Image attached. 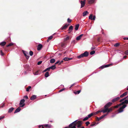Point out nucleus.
<instances>
[{
  "instance_id": "obj_1",
  "label": "nucleus",
  "mask_w": 128,
  "mask_h": 128,
  "mask_svg": "<svg viewBox=\"0 0 128 128\" xmlns=\"http://www.w3.org/2000/svg\"><path fill=\"white\" fill-rule=\"evenodd\" d=\"M81 122H82V121L76 120L69 124L68 126V127L70 128H76V125H78Z\"/></svg>"
},
{
  "instance_id": "obj_2",
  "label": "nucleus",
  "mask_w": 128,
  "mask_h": 128,
  "mask_svg": "<svg viewBox=\"0 0 128 128\" xmlns=\"http://www.w3.org/2000/svg\"><path fill=\"white\" fill-rule=\"evenodd\" d=\"M88 52L87 51H86L84 53L82 54L80 56H78L77 58L80 59L82 57H87L88 56Z\"/></svg>"
},
{
  "instance_id": "obj_3",
  "label": "nucleus",
  "mask_w": 128,
  "mask_h": 128,
  "mask_svg": "<svg viewBox=\"0 0 128 128\" xmlns=\"http://www.w3.org/2000/svg\"><path fill=\"white\" fill-rule=\"evenodd\" d=\"M114 109V108L112 106L110 108H106V110H104V113L107 112L106 114H108L109 112H112Z\"/></svg>"
},
{
  "instance_id": "obj_4",
  "label": "nucleus",
  "mask_w": 128,
  "mask_h": 128,
  "mask_svg": "<svg viewBox=\"0 0 128 128\" xmlns=\"http://www.w3.org/2000/svg\"><path fill=\"white\" fill-rule=\"evenodd\" d=\"M112 104V103L109 102L106 104L104 106V110H106V108H109Z\"/></svg>"
},
{
  "instance_id": "obj_5",
  "label": "nucleus",
  "mask_w": 128,
  "mask_h": 128,
  "mask_svg": "<svg viewBox=\"0 0 128 128\" xmlns=\"http://www.w3.org/2000/svg\"><path fill=\"white\" fill-rule=\"evenodd\" d=\"M126 106V104L124 105L122 107H120L118 110V112L120 113L123 111V109Z\"/></svg>"
},
{
  "instance_id": "obj_6",
  "label": "nucleus",
  "mask_w": 128,
  "mask_h": 128,
  "mask_svg": "<svg viewBox=\"0 0 128 128\" xmlns=\"http://www.w3.org/2000/svg\"><path fill=\"white\" fill-rule=\"evenodd\" d=\"M107 115V114H104L102 116L100 117V118H98V117L96 116V121H99L100 120H101L105 116H106Z\"/></svg>"
},
{
  "instance_id": "obj_7",
  "label": "nucleus",
  "mask_w": 128,
  "mask_h": 128,
  "mask_svg": "<svg viewBox=\"0 0 128 128\" xmlns=\"http://www.w3.org/2000/svg\"><path fill=\"white\" fill-rule=\"evenodd\" d=\"M25 101V100L24 99H22L20 100L19 104L20 105V106L22 107L24 106L25 104H24V103Z\"/></svg>"
},
{
  "instance_id": "obj_8",
  "label": "nucleus",
  "mask_w": 128,
  "mask_h": 128,
  "mask_svg": "<svg viewBox=\"0 0 128 128\" xmlns=\"http://www.w3.org/2000/svg\"><path fill=\"white\" fill-rule=\"evenodd\" d=\"M128 104V100H126L122 102L121 103L118 105L119 106H120L122 105L123 106L125 104Z\"/></svg>"
},
{
  "instance_id": "obj_9",
  "label": "nucleus",
  "mask_w": 128,
  "mask_h": 128,
  "mask_svg": "<svg viewBox=\"0 0 128 128\" xmlns=\"http://www.w3.org/2000/svg\"><path fill=\"white\" fill-rule=\"evenodd\" d=\"M85 0L84 1L82 0L80 1V2L81 4V8H82L84 6L85 4Z\"/></svg>"
},
{
  "instance_id": "obj_10",
  "label": "nucleus",
  "mask_w": 128,
  "mask_h": 128,
  "mask_svg": "<svg viewBox=\"0 0 128 128\" xmlns=\"http://www.w3.org/2000/svg\"><path fill=\"white\" fill-rule=\"evenodd\" d=\"M120 98V97H117L116 98L113 99L112 100V102L114 103V102H116V101H118V100H119Z\"/></svg>"
},
{
  "instance_id": "obj_11",
  "label": "nucleus",
  "mask_w": 128,
  "mask_h": 128,
  "mask_svg": "<svg viewBox=\"0 0 128 128\" xmlns=\"http://www.w3.org/2000/svg\"><path fill=\"white\" fill-rule=\"evenodd\" d=\"M69 25V24H65L64 26H62L61 28V29L62 30H63L66 29Z\"/></svg>"
},
{
  "instance_id": "obj_12",
  "label": "nucleus",
  "mask_w": 128,
  "mask_h": 128,
  "mask_svg": "<svg viewBox=\"0 0 128 128\" xmlns=\"http://www.w3.org/2000/svg\"><path fill=\"white\" fill-rule=\"evenodd\" d=\"M42 47V45L41 44H39L38 46L37 50H41V49Z\"/></svg>"
},
{
  "instance_id": "obj_13",
  "label": "nucleus",
  "mask_w": 128,
  "mask_h": 128,
  "mask_svg": "<svg viewBox=\"0 0 128 128\" xmlns=\"http://www.w3.org/2000/svg\"><path fill=\"white\" fill-rule=\"evenodd\" d=\"M20 106L18 107L15 111L14 113L15 114L19 112L21 110Z\"/></svg>"
},
{
  "instance_id": "obj_14",
  "label": "nucleus",
  "mask_w": 128,
  "mask_h": 128,
  "mask_svg": "<svg viewBox=\"0 0 128 128\" xmlns=\"http://www.w3.org/2000/svg\"><path fill=\"white\" fill-rule=\"evenodd\" d=\"M72 59V58H68V57H65L63 59V60L64 61H68Z\"/></svg>"
},
{
  "instance_id": "obj_15",
  "label": "nucleus",
  "mask_w": 128,
  "mask_h": 128,
  "mask_svg": "<svg viewBox=\"0 0 128 128\" xmlns=\"http://www.w3.org/2000/svg\"><path fill=\"white\" fill-rule=\"evenodd\" d=\"M128 92H126L124 93H123L122 94L120 95V98H122L123 97L125 96L126 95L128 94Z\"/></svg>"
},
{
  "instance_id": "obj_16",
  "label": "nucleus",
  "mask_w": 128,
  "mask_h": 128,
  "mask_svg": "<svg viewBox=\"0 0 128 128\" xmlns=\"http://www.w3.org/2000/svg\"><path fill=\"white\" fill-rule=\"evenodd\" d=\"M88 12L87 11L84 12L83 13V16H84L88 14Z\"/></svg>"
},
{
  "instance_id": "obj_17",
  "label": "nucleus",
  "mask_w": 128,
  "mask_h": 128,
  "mask_svg": "<svg viewBox=\"0 0 128 128\" xmlns=\"http://www.w3.org/2000/svg\"><path fill=\"white\" fill-rule=\"evenodd\" d=\"M36 96L35 95H33L30 98V99L31 100H33L36 99Z\"/></svg>"
},
{
  "instance_id": "obj_18",
  "label": "nucleus",
  "mask_w": 128,
  "mask_h": 128,
  "mask_svg": "<svg viewBox=\"0 0 128 128\" xmlns=\"http://www.w3.org/2000/svg\"><path fill=\"white\" fill-rule=\"evenodd\" d=\"M14 109V108L13 107L10 108L8 110V112L9 113L11 112Z\"/></svg>"
},
{
  "instance_id": "obj_19",
  "label": "nucleus",
  "mask_w": 128,
  "mask_h": 128,
  "mask_svg": "<svg viewBox=\"0 0 128 128\" xmlns=\"http://www.w3.org/2000/svg\"><path fill=\"white\" fill-rule=\"evenodd\" d=\"M6 42H3L0 43V45L2 46H4L6 44Z\"/></svg>"
},
{
  "instance_id": "obj_20",
  "label": "nucleus",
  "mask_w": 128,
  "mask_h": 128,
  "mask_svg": "<svg viewBox=\"0 0 128 128\" xmlns=\"http://www.w3.org/2000/svg\"><path fill=\"white\" fill-rule=\"evenodd\" d=\"M44 126L48 128H50L52 126L51 125L48 124H44Z\"/></svg>"
},
{
  "instance_id": "obj_21",
  "label": "nucleus",
  "mask_w": 128,
  "mask_h": 128,
  "mask_svg": "<svg viewBox=\"0 0 128 128\" xmlns=\"http://www.w3.org/2000/svg\"><path fill=\"white\" fill-rule=\"evenodd\" d=\"M79 25V24H77L76 25L75 28V29L76 30H78Z\"/></svg>"
},
{
  "instance_id": "obj_22",
  "label": "nucleus",
  "mask_w": 128,
  "mask_h": 128,
  "mask_svg": "<svg viewBox=\"0 0 128 128\" xmlns=\"http://www.w3.org/2000/svg\"><path fill=\"white\" fill-rule=\"evenodd\" d=\"M94 0H88V4H91L93 3L94 2Z\"/></svg>"
},
{
  "instance_id": "obj_23",
  "label": "nucleus",
  "mask_w": 128,
  "mask_h": 128,
  "mask_svg": "<svg viewBox=\"0 0 128 128\" xmlns=\"http://www.w3.org/2000/svg\"><path fill=\"white\" fill-rule=\"evenodd\" d=\"M100 112H103V113H104V110H99L96 112V114H98V113Z\"/></svg>"
},
{
  "instance_id": "obj_24",
  "label": "nucleus",
  "mask_w": 128,
  "mask_h": 128,
  "mask_svg": "<svg viewBox=\"0 0 128 128\" xmlns=\"http://www.w3.org/2000/svg\"><path fill=\"white\" fill-rule=\"evenodd\" d=\"M55 62V60L54 59L52 58L50 60V62L51 64H53Z\"/></svg>"
},
{
  "instance_id": "obj_25",
  "label": "nucleus",
  "mask_w": 128,
  "mask_h": 128,
  "mask_svg": "<svg viewBox=\"0 0 128 128\" xmlns=\"http://www.w3.org/2000/svg\"><path fill=\"white\" fill-rule=\"evenodd\" d=\"M81 91V90H80L76 92H74L75 94H78Z\"/></svg>"
},
{
  "instance_id": "obj_26",
  "label": "nucleus",
  "mask_w": 128,
  "mask_h": 128,
  "mask_svg": "<svg viewBox=\"0 0 128 128\" xmlns=\"http://www.w3.org/2000/svg\"><path fill=\"white\" fill-rule=\"evenodd\" d=\"M50 69H52V70H54L56 68L55 65H53L51 66L50 67Z\"/></svg>"
},
{
  "instance_id": "obj_27",
  "label": "nucleus",
  "mask_w": 128,
  "mask_h": 128,
  "mask_svg": "<svg viewBox=\"0 0 128 128\" xmlns=\"http://www.w3.org/2000/svg\"><path fill=\"white\" fill-rule=\"evenodd\" d=\"M53 38L52 36H51L48 37V39L47 40V42H48L50 40Z\"/></svg>"
},
{
  "instance_id": "obj_28",
  "label": "nucleus",
  "mask_w": 128,
  "mask_h": 128,
  "mask_svg": "<svg viewBox=\"0 0 128 128\" xmlns=\"http://www.w3.org/2000/svg\"><path fill=\"white\" fill-rule=\"evenodd\" d=\"M49 76V72H46L44 74V76L45 77L47 78Z\"/></svg>"
},
{
  "instance_id": "obj_29",
  "label": "nucleus",
  "mask_w": 128,
  "mask_h": 128,
  "mask_svg": "<svg viewBox=\"0 0 128 128\" xmlns=\"http://www.w3.org/2000/svg\"><path fill=\"white\" fill-rule=\"evenodd\" d=\"M73 26H71L69 27L68 30H70L72 31L73 29Z\"/></svg>"
},
{
  "instance_id": "obj_30",
  "label": "nucleus",
  "mask_w": 128,
  "mask_h": 128,
  "mask_svg": "<svg viewBox=\"0 0 128 128\" xmlns=\"http://www.w3.org/2000/svg\"><path fill=\"white\" fill-rule=\"evenodd\" d=\"M31 87L30 86H29L27 88L26 90L27 92H28L29 90L31 88Z\"/></svg>"
},
{
  "instance_id": "obj_31",
  "label": "nucleus",
  "mask_w": 128,
  "mask_h": 128,
  "mask_svg": "<svg viewBox=\"0 0 128 128\" xmlns=\"http://www.w3.org/2000/svg\"><path fill=\"white\" fill-rule=\"evenodd\" d=\"M127 97H125V98H123V99H122L120 101V102H122L123 101H124V100H125V99H126L127 98Z\"/></svg>"
},
{
  "instance_id": "obj_32",
  "label": "nucleus",
  "mask_w": 128,
  "mask_h": 128,
  "mask_svg": "<svg viewBox=\"0 0 128 128\" xmlns=\"http://www.w3.org/2000/svg\"><path fill=\"white\" fill-rule=\"evenodd\" d=\"M93 15L92 14H91L89 17V19H90L91 20H92V17Z\"/></svg>"
},
{
  "instance_id": "obj_33",
  "label": "nucleus",
  "mask_w": 128,
  "mask_h": 128,
  "mask_svg": "<svg viewBox=\"0 0 128 128\" xmlns=\"http://www.w3.org/2000/svg\"><path fill=\"white\" fill-rule=\"evenodd\" d=\"M39 70H38L36 71L34 73V74L35 75H37L38 74H39Z\"/></svg>"
},
{
  "instance_id": "obj_34",
  "label": "nucleus",
  "mask_w": 128,
  "mask_h": 128,
  "mask_svg": "<svg viewBox=\"0 0 128 128\" xmlns=\"http://www.w3.org/2000/svg\"><path fill=\"white\" fill-rule=\"evenodd\" d=\"M93 116V114H92V113H91L88 115V118H90Z\"/></svg>"
},
{
  "instance_id": "obj_35",
  "label": "nucleus",
  "mask_w": 128,
  "mask_h": 128,
  "mask_svg": "<svg viewBox=\"0 0 128 128\" xmlns=\"http://www.w3.org/2000/svg\"><path fill=\"white\" fill-rule=\"evenodd\" d=\"M13 45V43H11L9 44H8L6 46L7 47L12 46Z\"/></svg>"
},
{
  "instance_id": "obj_36",
  "label": "nucleus",
  "mask_w": 128,
  "mask_h": 128,
  "mask_svg": "<svg viewBox=\"0 0 128 128\" xmlns=\"http://www.w3.org/2000/svg\"><path fill=\"white\" fill-rule=\"evenodd\" d=\"M95 53V51L94 50H93L91 51L90 52V54L91 55H92L94 54Z\"/></svg>"
},
{
  "instance_id": "obj_37",
  "label": "nucleus",
  "mask_w": 128,
  "mask_h": 128,
  "mask_svg": "<svg viewBox=\"0 0 128 128\" xmlns=\"http://www.w3.org/2000/svg\"><path fill=\"white\" fill-rule=\"evenodd\" d=\"M72 21V20L70 18H68L67 19V22L68 23H70Z\"/></svg>"
},
{
  "instance_id": "obj_38",
  "label": "nucleus",
  "mask_w": 128,
  "mask_h": 128,
  "mask_svg": "<svg viewBox=\"0 0 128 128\" xmlns=\"http://www.w3.org/2000/svg\"><path fill=\"white\" fill-rule=\"evenodd\" d=\"M120 44L118 43H116L114 45V46L115 47H118L119 46Z\"/></svg>"
},
{
  "instance_id": "obj_39",
  "label": "nucleus",
  "mask_w": 128,
  "mask_h": 128,
  "mask_svg": "<svg viewBox=\"0 0 128 128\" xmlns=\"http://www.w3.org/2000/svg\"><path fill=\"white\" fill-rule=\"evenodd\" d=\"M0 54L2 56H3L4 55V54L2 52V50L0 51Z\"/></svg>"
},
{
  "instance_id": "obj_40",
  "label": "nucleus",
  "mask_w": 128,
  "mask_h": 128,
  "mask_svg": "<svg viewBox=\"0 0 128 128\" xmlns=\"http://www.w3.org/2000/svg\"><path fill=\"white\" fill-rule=\"evenodd\" d=\"M33 54V52L32 51H30V52L29 54H30V56H32V55Z\"/></svg>"
},
{
  "instance_id": "obj_41",
  "label": "nucleus",
  "mask_w": 128,
  "mask_h": 128,
  "mask_svg": "<svg viewBox=\"0 0 128 128\" xmlns=\"http://www.w3.org/2000/svg\"><path fill=\"white\" fill-rule=\"evenodd\" d=\"M82 123L81 122L80 123V124H79L77 126V127L78 128H79L80 127L82 124Z\"/></svg>"
},
{
  "instance_id": "obj_42",
  "label": "nucleus",
  "mask_w": 128,
  "mask_h": 128,
  "mask_svg": "<svg viewBox=\"0 0 128 128\" xmlns=\"http://www.w3.org/2000/svg\"><path fill=\"white\" fill-rule=\"evenodd\" d=\"M70 37L69 36H68L66 38L64 39L65 41L69 39Z\"/></svg>"
},
{
  "instance_id": "obj_43",
  "label": "nucleus",
  "mask_w": 128,
  "mask_h": 128,
  "mask_svg": "<svg viewBox=\"0 0 128 128\" xmlns=\"http://www.w3.org/2000/svg\"><path fill=\"white\" fill-rule=\"evenodd\" d=\"M81 38L79 36H78L76 38V40H80L81 39Z\"/></svg>"
},
{
  "instance_id": "obj_44",
  "label": "nucleus",
  "mask_w": 128,
  "mask_h": 128,
  "mask_svg": "<svg viewBox=\"0 0 128 128\" xmlns=\"http://www.w3.org/2000/svg\"><path fill=\"white\" fill-rule=\"evenodd\" d=\"M88 117H86L83 119V120L84 121H85L88 120Z\"/></svg>"
},
{
  "instance_id": "obj_45",
  "label": "nucleus",
  "mask_w": 128,
  "mask_h": 128,
  "mask_svg": "<svg viewBox=\"0 0 128 128\" xmlns=\"http://www.w3.org/2000/svg\"><path fill=\"white\" fill-rule=\"evenodd\" d=\"M113 108H114V109L115 108H118L119 106H118V105H117L116 106H113Z\"/></svg>"
},
{
  "instance_id": "obj_46",
  "label": "nucleus",
  "mask_w": 128,
  "mask_h": 128,
  "mask_svg": "<svg viewBox=\"0 0 128 128\" xmlns=\"http://www.w3.org/2000/svg\"><path fill=\"white\" fill-rule=\"evenodd\" d=\"M125 54L128 55V50H126L124 52Z\"/></svg>"
},
{
  "instance_id": "obj_47",
  "label": "nucleus",
  "mask_w": 128,
  "mask_h": 128,
  "mask_svg": "<svg viewBox=\"0 0 128 128\" xmlns=\"http://www.w3.org/2000/svg\"><path fill=\"white\" fill-rule=\"evenodd\" d=\"M85 124H86V126H87L90 124V122H87L85 123Z\"/></svg>"
},
{
  "instance_id": "obj_48",
  "label": "nucleus",
  "mask_w": 128,
  "mask_h": 128,
  "mask_svg": "<svg viewBox=\"0 0 128 128\" xmlns=\"http://www.w3.org/2000/svg\"><path fill=\"white\" fill-rule=\"evenodd\" d=\"M110 64L106 65H104V66L105 68H106V67H109V66H110Z\"/></svg>"
},
{
  "instance_id": "obj_49",
  "label": "nucleus",
  "mask_w": 128,
  "mask_h": 128,
  "mask_svg": "<svg viewBox=\"0 0 128 128\" xmlns=\"http://www.w3.org/2000/svg\"><path fill=\"white\" fill-rule=\"evenodd\" d=\"M42 61H39L38 62L37 64L38 65H39L40 64L42 63Z\"/></svg>"
},
{
  "instance_id": "obj_50",
  "label": "nucleus",
  "mask_w": 128,
  "mask_h": 128,
  "mask_svg": "<svg viewBox=\"0 0 128 128\" xmlns=\"http://www.w3.org/2000/svg\"><path fill=\"white\" fill-rule=\"evenodd\" d=\"M24 98L26 99H28V97L27 96H24Z\"/></svg>"
},
{
  "instance_id": "obj_51",
  "label": "nucleus",
  "mask_w": 128,
  "mask_h": 128,
  "mask_svg": "<svg viewBox=\"0 0 128 128\" xmlns=\"http://www.w3.org/2000/svg\"><path fill=\"white\" fill-rule=\"evenodd\" d=\"M64 89H65V88L62 89L60 90H59V92H61L62 91H63Z\"/></svg>"
},
{
  "instance_id": "obj_52",
  "label": "nucleus",
  "mask_w": 128,
  "mask_h": 128,
  "mask_svg": "<svg viewBox=\"0 0 128 128\" xmlns=\"http://www.w3.org/2000/svg\"><path fill=\"white\" fill-rule=\"evenodd\" d=\"M105 68V67L104 66V65L103 66H102L100 67V68H101V69H103L104 68Z\"/></svg>"
},
{
  "instance_id": "obj_53",
  "label": "nucleus",
  "mask_w": 128,
  "mask_h": 128,
  "mask_svg": "<svg viewBox=\"0 0 128 128\" xmlns=\"http://www.w3.org/2000/svg\"><path fill=\"white\" fill-rule=\"evenodd\" d=\"M96 124V123L94 122V123H93V124H91V125H90L91 126H94Z\"/></svg>"
},
{
  "instance_id": "obj_54",
  "label": "nucleus",
  "mask_w": 128,
  "mask_h": 128,
  "mask_svg": "<svg viewBox=\"0 0 128 128\" xmlns=\"http://www.w3.org/2000/svg\"><path fill=\"white\" fill-rule=\"evenodd\" d=\"M5 105L4 103H3L2 105L0 106V107L2 108Z\"/></svg>"
},
{
  "instance_id": "obj_55",
  "label": "nucleus",
  "mask_w": 128,
  "mask_h": 128,
  "mask_svg": "<svg viewBox=\"0 0 128 128\" xmlns=\"http://www.w3.org/2000/svg\"><path fill=\"white\" fill-rule=\"evenodd\" d=\"M26 57L27 59H28L29 58V56L26 55Z\"/></svg>"
},
{
  "instance_id": "obj_56",
  "label": "nucleus",
  "mask_w": 128,
  "mask_h": 128,
  "mask_svg": "<svg viewBox=\"0 0 128 128\" xmlns=\"http://www.w3.org/2000/svg\"><path fill=\"white\" fill-rule=\"evenodd\" d=\"M46 69V70L47 71V70L50 71V67H49V68H47Z\"/></svg>"
},
{
  "instance_id": "obj_57",
  "label": "nucleus",
  "mask_w": 128,
  "mask_h": 128,
  "mask_svg": "<svg viewBox=\"0 0 128 128\" xmlns=\"http://www.w3.org/2000/svg\"><path fill=\"white\" fill-rule=\"evenodd\" d=\"M96 18V16H94L93 17V18H92V20H95Z\"/></svg>"
},
{
  "instance_id": "obj_58",
  "label": "nucleus",
  "mask_w": 128,
  "mask_h": 128,
  "mask_svg": "<svg viewBox=\"0 0 128 128\" xmlns=\"http://www.w3.org/2000/svg\"><path fill=\"white\" fill-rule=\"evenodd\" d=\"M59 62H60V61L59 60H58L55 63V64H58V63H59Z\"/></svg>"
},
{
  "instance_id": "obj_59",
  "label": "nucleus",
  "mask_w": 128,
  "mask_h": 128,
  "mask_svg": "<svg viewBox=\"0 0 128 128\" xmlns=\"http://www.w3.org/2000/svg\"><path fill=\"white\" fill-rule=\"evenodd\" d=\"M4 117V116L0 117V120L3 119Z\"/></svg>"
},
{
  "instance_id": "obj_60",
  "label": "nucleus",
  "mask_w": 128,
  "mask_h": 128,
  "mask_svg": "<svg viewBox=\"0 0 128 128\" xmlns=\"http://www.w3.org/2000/svg\"><path fill=\"white\" fill-rule=\"evenodd\" d=\"M75 85V83L74 84H72L71 85V86H70V88H72L73 86H74V85Z\"/></svg>"
},
{
  "instance_id": "obj_61",
  "label": "nucleus",
  "mask_w": 128,
  "mask_h": 128,
  "mask_svg": "<svg viewBox=\"0 0 128 128\" xmlns=\"http://www.w3.org/2000/svg\"><path fill=\"white\" fill-rule=\"evenodd\" d=\"M83 34H80V36H79L81 38L83 36Z\"/></svg>"
},
{
  "instance_id": "obj_62",
  "label": "nucleus",
  "mask_w": 128,
  "mask_h": 128,
  "mask_svg": "<svg viewBox=\"0 0 128 128\" xmlns=\"http://www.w3.org/2000/svg\"><path fill=\"white\" fill-rule=\"evenodd\" d=\"M92 114L93 115H95L96 114V112L92 113Z\"/></svg>"
},
{
  "instance_id": "obj_63",
  "label": "nucleus",
  "mask_w": 128,
  "mask_h": 128,
  "mask_svg": "<svg viewBox=\"0 0 128 128\" xmlns=\"http://www.w3.org/2000/svg\"><path fill=\"white\" fill-rule=\"evenodd\" d=\"M124 40H128V38H124Z\"/></svg>"
},
{
  "instance_id": "obj_64",
  "label": "nucleus",
  "mask_w": 128,
  "mask_h": 128,
  "mask_svg": "<svg viewBox=\"0 0 128 128\" xmlns=\"http://www.w3.org/2000/svg\"><path fill=\"white\" fill-rule=\"evenodd\" d=\"M68 34H70V33L72 31H71V30H68Z\"/></svg>"
}]
</instances>
